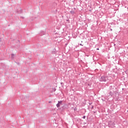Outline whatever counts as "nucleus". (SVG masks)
I'll return each instance as SVG.
<instances>
[{"instance_id":"nucleus-19","label":"nucleus","mask_w":128,"mask_h":128,"mask_svg":"<svg viewBox=\"0 0 128 128\" xmlns=\"http://www.w3.org/2000/svg\"><path fill=\"white\" fill-rule=\"evenodd\" d=\"M43 34H44V32H43Z\"/></svg>"},{"instance_id":"nucleus-2","label":"nucleus","mask_w":128,"mask_h":128,"mask_svg":"<svg viewBox=\"0 0 128 128\" xmlns=\"http://www.w3.org/2000/svg\"><path fill=\"white\" fill-rule=\"evenodd\" d=\"M106 76H102L100 79V82H106Z\"/></svg>"},{"instance_id":"nucleus-12","label":"nucleus","mask_w":128,"mask_h":128,"mask_svg":"<svg viewBox=\"0 0 128 128\" xmlns=\"http://www.w3.org/2000/svg\"><path fill=\"white\" fill-rule=\"evenodd\" d=\"M80 46H84V45H82V44H80Z\"/></svg>"},{"instance_id":"nucleus-25","label":"nucleus","mask_w":128,"mask_h":128,"mask_svg":"<svg viewBox=\"0 0 128 128\" xmlns=\"http://www.w3.org/2000/svg\"><path fill=\"white\" fill-rule=\"evenodd\" d=\"M88 86H90V84H88Z\"/></svg>"},{"instance_id":"nucleus-17","label":"nucleus","mask_w":128,"mask_h":128,"mask_svg":"<svg viewBox=\"0 0 128 128\" xmlns=\"http://www.w3.org/2000/svg\"><path fill=\"white\" fill-rule=\"evenodd\" d=\"M110 30H111V32H112V29H110Z\"/></svg>"},{"instance_id":"nucleus-5","label":"nucleus","mask_w":128,"mask_h":128,"mask_svg":"<svg viewBox=\"0 0 128 128\" xmlns=\"http://www.w3.org/2000/svg\"><path fill=\"white\" fill-rule=\"evenodd\" d=\"M70 14H74V10H72L70 12Z\"/></svg>"},{"instance_id":"nucleus-8","label":"nucleus","mask_w":128,"mask_h":128,"mask_svg":"<svg viewBox=\"0 0 128 128\" xmlns=\"http://www.w3.org/2000/svg\"><path fill=\"white\" fill-rule=\"evenodd\" d=\"M52 52V54H56V52L54 51V52Z\"/></svg>"},{"instance_id":"nucleus-7","label":"nucleus","mask_w":128,"mask_h":128,"mask_svg":"<svg viewBox=\"0 0 128 128\" xmlns=\"http://www.w3.org/2000/svg\"><path fill=\"white\" fill-rule=\"evenodd\" d=\"M14 54H12V58H14Z\"/></svg>"},{"instance_id":"nucleus-20","label":"nucleus","mask_w":128,"mask_h":128,"mask_svg":"<svg viewBox=\"0 0 128 128\" xmlns=\"http://www.w3.org/2000/svg\"><path fill=\"white\" fill-rule=\"evenodd\" d=\"M17 64H20V63H18H18H17Z\"/></svg>"},{"instance_id":"nucleus-15","label":"nucleus","mask_w":128,"mask_h":128,"mask_svg":"<svg viewBox=\"0 0 128 128\" xmlns=\"http://www.w3.org/2000/svg\"><path fill=\"white\" fill-rule=\"evenodd\" d=\"M96 50H100V48H96Z\"/></svg>"},{"instance_id":"nucleus-26","label":"nucleus","mask_w":128,"mask_h":128,"mask_svg":"<svg viewBox=\"0 0 128 128\" xmlns=\"http://www.w3.org/2000/svg\"><path fill=\"white\" fill-rule=\"evenodd\" d=\"M81 42H82V41Z\"/></svg>"},{"instance_id":"nucleus-1","label":"nucleus","mask_w":128,"mask_h":128,"mask_svg":"<svg viewBox=\"0 0 128 128\" xmlns=\"http://www.w3.org/2000/svg\"><path fill=\"white\" fill-rule=\"evenodd\" d=\"M110 96L114 98H118V96H120V94L118 92V91H114V90H110V92H109V96Z\"/></svg>"},{"instance_id":"nucleus-23","label":"nucleus","mask_w":128,"mask_h":128,"mask_svg":"<svg viewBox=\"0 0 128 128\" xmlns=\"http://www.w3.org/2000/svg\"><path fill=\"white\" fill-rule=\"evenodd\" d=\"M49 104H50V102H49Z\"/></svg>"},{"instance_id":"nucleus-11","label":"nucleus","mask_w":128,"mask_h":128,"mask_svg":"<svg viewBox=\"0 0 128 128\" xmlns=\"http://www.w3.org/2000/svg\"><path fill=\"white\" fill-rule=\"evenodd\" d=\"M82 118H86V116H83Z\"/></svg>"},{"instance_id":"nucleus-24","label":"nucleus","mask_w":128,"mask_h":128,"mask_svg":"<svg viewBox=\"0 0 128 128\" xmlns=\"http://www.w3.org/2000/svg\"><path fill=\"white\" fill-rule=\"evenodd\" d=\"M54 50H56V48H54Z\"/></svg>"},{"instance_id":"nucleus-21","label":"nucleus","mask_w":128,"mask_h":128,"mask_svg":"<svg viewBox=\"0 0 128 128\" xmlns=\"http://www.w3.org/2000/svg\"><path fill=\"white\" fill-rule=\"evenodd\" d=\"M74 10H76V8H74Z\"/></svg>"},{"instance_id":"nucleus-6","label":"nucleus","mask_w":128,"mask_h":128,"mask_svg":"<svg viewBox=\"0 0 128 128\" xmlns=\"http://www.w3.org/2000/svg\"><path fill=\"white\" fill-rule=\"evenodd\" d=\"M66 20L68 22V24H70V20Z\"/></svg>"},{"instance_id":"nucleus-27","label":"nucleus","mask_w":128,"mask_h":128,"mask_svg":"<svg viewBox=\"0 0 128 128\" xmlns=\"http://www.w3.org/2000/svg\"><path fill=\"white\" fill-rule=\"evenodd\" d=\"M102 100L104 101V100H103V99H102Z\"/></svg>"},{"instance_id":"nucleus-4","label":"nucleus","mask_w":128,"mask_h":128,"mask_svg":"<svg viewBox=\"0 0 128 128\" xmlns=\"http://www.w3.org/2000/svg\"><path fill=\"white\" fill-rule=\"evenodd\" d=\"M109 90H114V88H112V86H110V87H109Z\"/></svg>"},{"instance_id":"nucleus-16","label":"nucleus","mask_w":128,"mask_h":128,"mask_svg":"<svg viewBox=\"0 0 128 128\" xmlns=\"http://www.w3.org/2000/svg\"><path fill=\"white\" fill-rule=\"evenodd\" d=\"M94 114H96V111L94 112Z\"/></svg>"},{"instance_id":"nucleus-14","label":"nucleus","mask_w":128,"mask_h":128,"mask_svg":"<svg viewBox=\"0 0 128 128\" xmlns=\"http://www.w3.org/2000/svg\"><path fill=\"white\" fill-rule=\"evenodd\" d=\"M66 26H68V24H66Z\"/></svg>"},{"instance_id":"nucleus-18","label":"nucleus","mask_w":128,"mask_h":128,"mask_svg":"<svg viewBox=\"0 0 128 128\" xmlns=\"http://www.w3.org/2000/svg\"><path fill=\"white\" fill-rule=\"evenodd\" d=\"M66 46H68V44H66Z\"/></svg>"},{"instance_id":"nucleus-13","label":"nucleus","mask_w":128,"mask_h":128,"mask_svg":"<svg viewBox=\"0 0 128 128\" xmlns=\"http://www.w3.org/2000/svg\"><path fill=\"white\" fill-rule=\"evenodd\" d=\"M91 108H94V106H92Z\"/></svg>"},{"instance_id":"nucleus-10","label":"nucleus","mask_w":128,"mask_h":128,"mask_svg":"<svg viewBox=\"0 0 128 128\" xmlns=\"http://www.w3.org/2000/svg\"><path fill=\"white\" fill-rule=\"evenodd\" d=\"M74 111L76 110V108H74Z\"/></svg>"},{"instance_id":"nucleus-9","label":"nucleus","mask_w":128,"mask_h":128,"mask_svg":"<svg viewBox=\"0 0 128 128\" xmlns=\"http://www.w3.org/2000/svg\"><path fill=\"white\" fill-rule=\"evenodd\" d=\"M89 104H90V106H91V104H92V102H90Z\"/></svg>"},{"instance_id":"nucleus-3","label":"nucleus","mask_w":128,"mask_h":128,"mask_svg":"<svg viewBox=\"0 0 128 128\" xmlns=\"http://www.w3.org/2000/svg\"><path fill=\"white\" fill-rule=\"evenodd\" d=\"M56 106L57 108H60V106H62V101H58Z\"/></svg>"},{"instance_id":"nucleus-22","label":"nucleus","mask_w":128,"mask_h":128,"mask_svg":"<svg viewBox=\"0 0 128 128\" xmlns=\"http://www.w3.org/2000/svg\"><path fill=\"white\" fill-rule=\"evenodd\" d=\"M64 84V83H61V84Z\"/></svg>"}]
</instances>
